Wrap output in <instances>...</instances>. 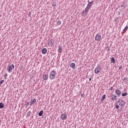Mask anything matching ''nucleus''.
I'll return each mask as SVG.
<instances>
[{
  "instance_id": "0eeeda50",
  "label": "nucleus",
  "mask_w": 128,
  "mask_h": 128,
  "mask_svg": "<svg viewBox=\"0 0 128 128\" xmlns=\"http://www.w3.org/2000/svg\"><path fill=\"white\" fill-rule=\"evenodd\" d=\"M115 93L118 96V98H120V94H122V91L118 89H116L115 90Z\"/></svg>"
},
{
  "instance_id": "4468645a",
  "label": "nucleus",
  "mask_w": 128,
  "mask_h": 128,
  "mask_svg": "<svg viewBox=\"0 0 128 128\" xmlns=\"http://www.w3.org/2000/svg\"><path fill=\"white\" fill-rule=\"evenodd\" d=\"M70 68H73L74 70L75 68H76V64L74 63H72L70 64Z\"/></svg>"
},
{
  "instance_id": "473e14b6",
  "label": "nucleus",
  "mask_w": 128,
  "mask_h": 128,
  "mask_svg": "<svg viewBox=\"0 0 128 128\" xmlns=\"http://www.w3.org/2000/svg\"><path fill=\"white\" fill-rule=\"evenodd\" d=\"M28 106H30V102H28L26 104V108H28Z\"/></svg>"
},
{
  "instance_id": "412c9836",
  "label": "nucleus",
  "mask_w": 128,
  "mask_h": 128,
  "mask_svg": "<svg viewBox=\"0 0 128 128\" xmlns=\"http://www.w3.org/2000/svg\"><path fill=\"white\" fill-rule=\"evenodd\" d=\"M128 96V92H123L122 94V96Z\"/></svg>"
},
{
  "instance_id": "a19ab883",
  "label": "nucleus",
  "mask_w": 128,
  "mask_h": 128,
  "mask_svg": "<svg viewBox=\"0 0 128 128\" xmlns=\"http://www.w3.org/2000/svg\"><path fill=\"white\" fill-rule=\"evenodd\" d=\"M96 0L98 1V0Z\"/></svg>"
},
{
  "instance_id": "9d476101",
  "label": "nucleus",
  "mask_w": 128,
  "mask_h": 128,
  "mask_svg": "<svg viewBox=\"0 0 128 128\" xmlns=\"http://www.w3.org/2000/svg\"><path fill=\"white\" fill-rule=\"evenodd\" d=\"M43 80H48V74H45L44 75H43Z\"/></svg>"
},
{
  "instance_id": "2f4dec72",
  "label": "nucleus",
  "mask_w": 128,
  "mask_h": 128,
  "mask_svg": "<svg viewBox=\"0 0 128 128\" xmlns=\"http://www.w3.org/2000/svg\"><path fill=\"white\" fill-rule=\"evenodd\" d=\"M6 76H8V74H5L4 75V78H6Z\"/></svg>"
},
{
  "instance_id": "58836bf2",
  "label": "nucleus",
  "mask_w": 128,
  "mask_h": 128,
  "mask_svg": "<svg viewBox=\"0 0 128 128\" xmlns=\"http://www.w3.org/2000/svg\"><path fill=\"white\" fill-rule=\"evenodd\" d=\"M88 78V76H86V78Z\"/></svg>"
},
{
  "instance_id": "f3484780",
  "label": "nucleus",
  "mask_w": 128,
  "mask_h": 128,
  "mask_svg": "<svg viewBox=\"0 0 128 128\" xmlns=\"http://www.w3.org/2000/svg\"><path fill=\"white\" fill-rule=\"evenodd\" d=\"M62 46H60V45H59L58 46V52H62Z\"/></svg>"
},
{
  "instance_id": "f03ea898",
  "label": "nucleus",
  "mask_w": 128,
  "mask_h": 128,
  "mask_svg": "<svg viewBox=\"0 0 128 128\" xmlns=\"http://www.w3.org/2000/svg\"><path fill=\"white\" fill-rule=\"evenodd\" d=\"M56 72H54V70H52V72H50V80H54V78H56Z\"/></svg>"
},
{
  "instance_id": "79ce46f5",
  "label": "nucleus",
  "mask_w": 128,
  "mask_h": 128,
  "mask_svg": "<svg viewBox=\"0 0 128 128\" xmlns=\"http://www.w3.org/2000/svg\"><path fill=\"white\" fill-rule=\"evenodd\" d=\"M120 106V104H119V106Z\"/></svg>"
},
{
  "instance_id": "b1692460",
  "label": "nucleus",
  "mask_w": 128,
  "mask_h": 128,
  "mask_svg": "<svg viewBox=\"0 0 128 128\" xmlns=\"http://www.w3.org/2000/svg\"><path fill=\"white\" fill-rule=\"evenodd\" d=\"M54 40H50L49 42V44H54Z\"/></svg>"
},
{
  "instance_id": "423d86ee",
  "label": "nucleus",
  "mask_w": 128,
  "mask_h": 128,
  "mask_svg": "<svg viewBox=\"0 0 128 128\" xmlns=\"http://www.w3.org/2000/svg\"><path fill=\"white\" fill-rule=\"evenodd\" d=\"M96 40H98V42H100V40H102V36L100 34H96L95 37Z\"/></svg>"
},
{
  "instance_id": "1a4fd4ad",
  "label": "nucleus",
  "mask_w": 128,
  "mask_h": 128,
  "mask_svg": "<svg viewBox=\"0 0 128 128\" xmlns=\"http://www.w3.org/2000/svg\"><path fill=\"white\" fill-rule=\"evenodd\" d=\"M118 98V96L114 94L112 95L111 96V100H116V98Z\"/></svg>"
},
{
  "instance_id": "c85d7f7f",
  "label": "nucleus",
  "mask_w": 128,
  "mask_h": 128,
  "mask_svg": "<svg viewBox=\"0 0 128 128\" xmlns=\"http://www.w3.org/2000/svg\"><path fill=\"white\" fill-rule=\"evenodd\" d=\"M118 110V112H120V110H122V108H116Z\"/></svg>"
},
{
  "instance_id": "37998d69",
  "label": "nucleus",
  "mask_w": 128,
  "mask_h": 128,
  "mask_svg": "<svg viewBox=\"0 0 128 128\" xmlns=\"http://www.w3.org/2000/svg\"><path fill=\"white\" fill-rule=\"evenodd\" d=\"M106 128V127H105V128Z\"/></svg>"
},
{
  "instance_id": "7ed1b4c3",
  "label": "nucleus",
  "mask_w": 128,
  "mask_h": 128,
  "mask_svg": "<svg viewBox=\"0 0 128 128\" xmlns=\"http://www.w3.org/2000/svg\"><path fill=\"white\" fill-rule=\"evenodd\" d=\"M14 68V64H8L7 68L8 72H12Z\"/></svg>"
},
{
  "instance_id": "aec40b11",
  "label": "nucleus",
  "mask_w": 128,
  "mask_h": 128,
  "mask_svg": "<svg viewBox=\"0 0 128 128\" xmlns=\"http://www.w3.org/2000/svg\"><path fill=\"white\" fill-rule=\"evenodd\" d=\"M4 108V104L2 102L0 103V108Z\"/></svg>"
},
{
  "instance_id": "a211bd4d",
  "label": "nucleus",
  "mask_w": 128,
  "mask_h": 128,
  "mask_svg": "<svg viewBox=\"0 0 128 128\" xmlns=\"http://www.w3.org/2000/svg\"><path fill=\"white\" fill-rule=\"evenodd\" d=\"M31 104H36V98H34L33 100H31Z\"/></svg>"
},
{
  "instance_id": "ddd939ff",
  "label": "nucleus",
  "mask_w": 128,
  "mask_h": 128,
  "mask_svg": "<svg viewBox=\"0 0 128 128\" xmlns=\"http://www.w3.org/2000/svg\"><path fill=\"white\" fill-rule=\"evenodd\" d=\"M111 62H112L113 64H116V59L112 57L111 58Z\"/></svg>"
},
{
  "instance_id": "2eb2a0df",
  "label": "nucleus",
  "mask_w": 128,
  "mask_h": 128,
  "mask_svg": "<svg viewBox=\"0 0 128 128\" xmlns=\"http://www.w3.org/2000/svg\"><path fill=\"white\" fill-rule=\"evenodd\" d=\"M104 100H106V94H104L102 96V98L100 100V102L102 103V102H104Z\"/></svg>"
},
{
  "instance_id": "f257e3e1",
  "label": "nucleus",
  "mask_w": 128,
  "mask_h": 128,
  "mask_svg": "<svg viewBox=\"0 0 128 128\" xmlns=\"http://www.w3.org/2000/svg\"><path fill=\"white\" fill-rule=\"evenodd\" d=\"M120 106H124V104H126V102H124L122 100L118 99V102H116V108H120Z\"/></svg>"
},
{
  "instance_id": "72a5a7b5",
  "label": "nucleus",
  "mask_w": 128,
  "mask_h": 128,
  "mask_svg": "<svg viewBox=\"0 0 128 128\" xmlns=\"http://www.w3.org/2000/svg\"><path fill=\"white\" fill-rule=\"evenodd\" d=\"M119 108H122H122H124V106L120 105V106H119Z\"/></svg>"
},
{
  "instance_id": "393cba45",
  "label": "nucleus",
  "mask_w": 128,
  "mask_h": 128,
  "mask_svg": "<svg viewBox=\"0 0 128 128\" xmlns=\"http://www.w3.org/2000/svg\"><path fill=\"white\" fill-rule=\"evenodd\" d=\"M52 6H56V2H53L52 4Z\"/></svg>"
},
{
  "instance_id": "f8f14e48",
  "label": "nucleus",
  "mask_w": 128,
  "mask_h": 128,
  "mask_svg": "<svg viewBox=\"0 0 128 128\" xmlns=\"http://www.w3.org/2000/svg\"><path fill=\"white\" fill-rule=\"evenodd\" d=\"M47 52H48V50L46 48H44L42 50V54H46Z\"/></svg>"
},
{
  "instance_id": "6ab92c4d",
  "label": "nucleus",
  "mask_w": 128,
  "mask_h": 128,
  "mask_svg": "<svg viewBox=\"0 0 128 128\" xmlns=\"http://www.w3.org/2000/svg\"><path fill=\"white\" fill-rule=\"evenodd\" d=\"M32 114V112L28 111L26 114V118H29L30 116V114Z\"/></svg>"
},
{
  "instance_id": "20e7f679",
  "label": "nucleus",
  "mask_w": 128,
  "mask_h": 128,
  "mask_svg": "<svg viewBox=\"0 0 128 128\" xmlns=\"http://www.w3.org/2000/svg\"><path fill=\"white\" fill-rule=\"evenodd\" d=\"M90 0H88V4L86 8V10H90V8H92V4H94V2H92V1L90 2Z\"/></svg>"
},
{
  "instance_id": "c756f323",
  "label": "nucleus",
  "mask_w": 128,
  "mask_h": 128,
  "mask_svg": "<svg viewBox=\"0 0 128 128\" xmlns=\"http://www.w3.org/2000/svg\"><path fill=\"white\" fill-rule=\"evenodd\" d=\"M122 65L120 66L118 70H122Z\"/></svg>"
},
{
  "instance_id": "4c0bfd02",
  "label": "nucleus",
  "mask_w": 128,
  "mask_h": 128,
  "mask_svg": "<svg viewBox=\"0 0 128 128\" xmlns=\"http://www.w3.org/2000/svg\"><path fill=\"white\" fill-rule=\"evenodd\" d=\"M89 80L90 81L92 80V78H89Z\"/></svg>"
},
{
  "instance_id": "f704fd0d",
  "label": "nucleus",
  "mask_w": 128,
  "mask_h": 128,
  "mask_svg": "<svg viewBox=\"0 0 128 128\" xmlns=\"http://www.w3.org/2000/svg\"><path fill=\"white\" fill-rule=\"evenodd\" d=\"M124 4H121V7L124 8Z\"/></svg>"
},
{
  "instance_id": "dca6fc26",
  "label": "nucleus",
  "mask_w": 128,
  "mask_h": 128,
  "mask_svg": "<svg viewBox=\"0 0 128 128\" xmlns=\"http://www.w3.org/2000/svg\"><path fill=\"white\" fill-rule=\"evenodd\" d=\"M43 114H44V110H42L39 112L38 116H42Z\"/></svg>"
},
{
  "instance_id": "4be33fe9",
  "label": "nucleus",
  "mask_w": 128,
  "mask_h": 128,
  "mask_svg": "<svg viewBox=\"0 0 128 128\" xmlns=\"http://www.w3.org/2000/svg\"><path fill=\"white\" fill-rule=\"evenodd\" d=\"M62 24V22L60 20H58L56 22V26H60Z\"/></svg>"
},
{
  "instance_id": "c9c22d12",
  "label": "nucleus",
  "mask_w": 128,
  "mask_h": 128,
  "mask_svg": "<svg viewBox=\"0 0 128 128\" xmlns=\"http://www.w3.org/2000/svg\"><path fill=\"white\" fill-rule=\"evenodd\" d=\"M114 90V88L112 86L110 88V90Z\"/></svg>"
},
{
  "instance_id": "5701e85b",
  "label": "nucleus",
  "mask_w": 128,
  "mask_h": 128,
  "mask_svg": "<svg viewBox=\"0 0 128 128\" xmlns=\"http://www.w3.org/2000/svg\"><path fill=\"white\" fill-rule=\"evenodd\" d=\"M28 16L29 18H32V12L30 11L28 12Z\"/></svg>"
},
{
  "instance_id": "e433bc0d",
  "label": "nucleus",
  "mask_w": 128,
  "mask_h": 128,
  "mask_svg": "<svg viewBox=\"0 0 128 128\" xmlns=\"http://www.w3.org/2000/svg\"><path fill=\"white\" fill-rule=\"evenodd\" d=\"M124 80H128L127 78H124Z\"/></svg>"
},
{
  "instance_id": "6e6552de",
  "label": "nucleus",
  "mask_w": 128,
  "mask_h": 128,
  "mask_svg": "<svg viewBox=\"0 0 128 128\" xmlns=\"http://www.w3.org/2000/svg\"><path fill=\"white\" fill-rule=\"evenodd\" d=\"M61 118L62 120H66L68 118V116L66 114H63L61 115Z\"/></svg>"
},
{
  "instance_id": "cd10ccee",
  "label": "nucleus",
  "mask_w": 128,
  "mask_h": 128,
  "mask_svg": "<svg viewBox=\"0 0 128 128\" xmlns=\"http://www.w3.org/2000/svg\"><path fill=\"white\" fill-rule=\"evenodd\" d=\"M4 80H2L0 81V86H2V84H4Z\"/></svg>"
},
{
  "instance_id": "7c9ffc66",
  "label": "nucleus",
  "mask_w": 128,
  "mask_h": 128,
  "mask_svg": "<svg viewBox=\"0 0 128 128\" xmlns=\"http://www.w3.org/2000/svg\"><path fill=\"white\" fill-rule=\"evenodd\" d=\"M81 96L82 98H84V96H86L84 95V94H82Z\"/></svg>"
},
{
  "instance_id": "ea45409f",
  "label": "nucleus",
  "mask_w": 128,
  "mask_h": 128,
  "mask_svg": "<svg viewBox=\"0 0 128 128\" xmlns=\"http://www.w3.org/2000/svg\"><path fill=\"white\" fill-rule=\"evenodd\" d=\"M32 102H30V106H32Z\"/></svg>"
},
{
  "instance_id": "9b49d317",
  "label": "nucleus",
  "mask_w": 128,
  "mask_h": 128,
  "mask_svg": "<svg viewBox=\"0 0 128 128\" xmlns=\"http://www.w3.org/2000/svg\"><path fill=\"white\" fill-rule=\"evenodd\" d=\"M88 10L86 9V8H85L84 10L82 11V14H88Z\"/></svg>"
},
{
  "instance_id": "a878e982",
  "label": "nucleus",
  "mask_w": 128,
  "mask_h": 128,
  "mask_svg": "<svg viewBox=\"0 0 128 128\" xmlns=\"http://www.w3.org/2000/svg\"><path fill=\"white\" fill-rule=\"evenodd\" d=\"M106 50H107V52H110V46L106 47Z\"/></svg>"
},
{
  "instance_id": "39448f33",
  "label": "nucleus",
  "mask_w": 128,
  "mask_h": 128,
  "mask_svg": "<svg viewBox=\"0 0 128 128\" xmlns=\"http://www.w3.org/2000/svg\"><path fill=\"white\" fill-rule=\"evenodd\" d=\"M101 70H102V68L100 67V66H97L94 70L95 74H100V72Z\"/></svg>"
},
{
  "instance_id": "bb28decb",
  "label": "nucleus",
  "mask_w": 128,
  "mask_h": 128,
  "mask_svg": "<svg viewBox=\"0 0 128 128\" xmlns=\"http://www.w3.org/2000/svg\"><path fill=\"white\" fill-rule=\"evenodd\" d=\"M128 26H126L124 28V32H126V30H128Z\"/></svg>"
}]
</instances>
